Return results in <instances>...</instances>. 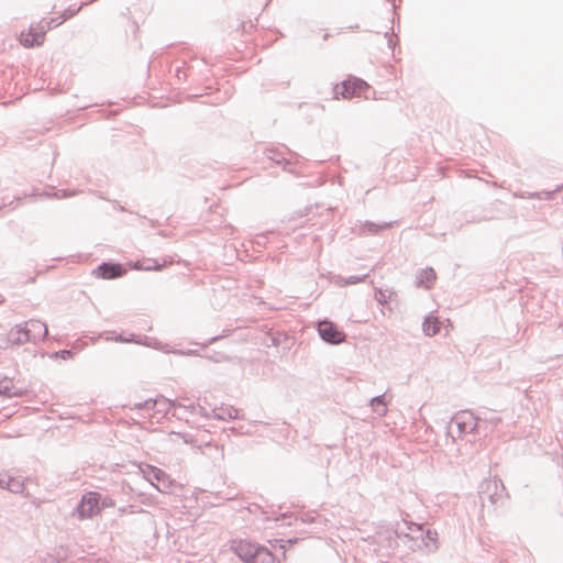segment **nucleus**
<instances>
[{"label": "nucleus", "instance_id": "3", "mask_svg": "<svg viewBox=\"0 0 563 563\" xmlns=\"http://www.w3.org/2000/svg\"><path fill=\"white\" fill-rule=\"evenodd\" d=\"M144 478L151 483L158 492L168 493L173 481L169 476L161 468L145 464L140 467Z\"/></svg>", "mask_w": 563, "mask_h": 563}, {"label": "nucleus", "instance_id": "45", "mask_svg": "<svg viewBox=\"0 0 563 563\" xmlns=\"http://www.w3.org/2000/svg\"><path fill=\"white\" fill-rule=\"evenodd\" d=\"M222 336L221 335H216V336H212L210 338L207 342L202 343L201 346L202 347H207L208 345L217 342L218 340H220Z\"/></svg>", "mask_w": 563, "mask_h": 563}, {"label": "nucleus", "instance_id": "5", "mask_svg": "<svg viewBox=\"0 0 563 563\" xmlns=\"http://www.w3.org/2000/svg\"><path fill=\"white\" fill-rule=\"evenodd\" d=\"M419 537L416 543L408 544L411 551H421L426 554H431L439 549L437 530L424 528L423 532H419Z\"/></svg>", "mask_w": 563, "mask_h": 563}, {"label": "nucleus", "instance_id": "24", "mask_svg": "<svg viewBox=\"0 0 563 563\" xmlns=\"http://www.w3.org/2000/svg\"><path fill=\"white\" fill-rule=\"evenodd\" d=\"M24 488L25 486L22 479L8 476L5 481V489L13 494H22Z\"/></svg>", "mask_w": 563, "mask_h": 563}, {"label": "nucleus", "instance_id": "35", "mask_svg": "<svg viewBox=\"0 0 563 563\" xmlns=\"http://www.w3.org/2000/svg\"><path fill=\"white\" fill-rule=\"evenodd\" d=\"M195 405V402H188V404H181L175 400V407L174 410H181L184 413H188L191 416V406Z\"/></svg>", "mask_w": 563, "mask_h": 563}, {"label": "nucleus", "instance_id": "30", "mask_svg": "<svg viewBox=\"0 0 563 563\" xmlns=\"http://www.w3.org/2000/svg\"><path fill=\"white\" fill-rule=\"evenodd\" d=\"M85 4H86V2H82L78 8L68 7L67 9H65L63 11L60 16L63 18L64 21H67L68 19L75 16L82 9V7Z\"/></svg>", "mask_w": 563, "mask_h": 563}, {"label": "nucleus", "instance_id": "26", "mask_svg": "<svg viewBox=\"0 0 563 563\" xmlns=\"http://www.w3.org/2000/svg\"><path fill=\"white\" fill-rule=\"evenodd\" d=\"M266 157L278 165L287 164L288 161L280 154V152L276 148H267L265 151Z\"/></svg>", "mask_w": 563, "mask_h": 563}, {"label": "nucleus", "instance_id": "38", "mask_svg": "<svg viewBox=\"0 0 563 563\" xmlns=\"http://www.w3.org/2000/svg\"><path fill=\"white\" fill-rule=\"evenodd\" d=\"M539 192V200H552L556 195L555 189L553 190H542Z\"/></svg>", "mask_w": 563, "mask_h": 563}, {"label": "nucleus", "instance_id": "50", "mask_svg": "<svg viewBox=\"0 0 563 563\" xmlns=\"http://www.w3.org/2000/svg\"><path fill=\"white\" fill-rule=\"evenodd\" d=\"M13 202H14V200L9 201V203L2 202L0 206V209L9 207V206L13 205Z\"/></svg>", "mask_w": 563, "mask_h": 563}, {"label": "nucleus", "instance_id": "15", "mask_svg": "<svg viewBox=\"0 0 563 563\" xmlns=\"http://www.w3.org/2000/svg\"><path fill=\"white\" fill-rule=\"evenodd\" d=\"M52 30L46 19H42L37 25V30L33 32V27H30V35L32 38L25 37L23 40V45L25 47H34L38 46L43 43L45 34L47 31Z\"/></svg>", "mask_w": 563, "mask_h": 563}, {"label": "nucleus", "instance_id": "28", "mask_svg": "<svg viewBox=\"0 0 563 563\" xmlns=\"http://www.w3.org/2000/svg\"><path fill=\"white\" fill-rule=\"evenodd\" d=\"M151 262V265L142 266L140 262H136L133 264L134 269H143V271H161L163 265L159 264L156 260H148Z\"/></svg>", "mask_w": 563, "mask_h": 563}, {"label": "nucleus", "instance_id": "52", "mask_svg": "<svg viewBox=\"0 0 563 563\" xmlns=\"http://www.w3.org/2000/svg\"><path fill=\"white\" fill-rule=\"evenodd\" d=\"M66 562V559L65 558H62V559H55L52 561V563H65Z\"/></svg>", "mask_w": 563, "mask_h": 563}, {"label": "nucleus", "instance_id": "36", "mask_svg": "<svg viewBox=\"0 0 563 563\" xmlns=\"http://www.w3.org/2000/svg\"><path fill=\"white\" fill-rule=\"evenodd\" d=\"M74 356V352L71 350H59L53 354V357H59L62 360H69Z\"/></svg>", "mask_w": 563, "mask_h": 563}, {"label": "nucleus", "instance_id": "43", "mask_svg": "<svg viewBox=\"0 0 563 563\" xmlns=\"http://www.w3.org/2000/svg\"><path fill=\"white\" fill-rule=\"evenodd\" d=\"M269 543L273 548L279 547L283 550V556H286V549L285 544H283V540L275 539L273 541H269Z\"/></svg>", "mask_w": 563, "mask_h": 563}, {"label": "nucleus", "instance_id": "1", "mask_svg": "<svg viewBox=\"0 0 563 563\" xmlns=\"http://www.w3.org/2000/svg\"><path fill=\"white\" fill-rule=\"evenodd\" d=\"M478 499L483 509L496 510L505 505L508 493L501 479L497 477L486 478L478 486Z\"/></svg>", "mask_w": 563, "mask_h": 563}, {"label": "nucleus", "instance_id": "47", "mask_svg": "<svg viewBox=\"0 0 563 563\" xmlns=\"http://www.w3.org/2000/svg\"><path fill=\"white\" fill-rule=\"evenodd\" d=\"M134 336H135L134 334H131V339L125 340V339H123V336H122V335H119L115 340H117L118 342H131V341H133Z\"/></svg>", "mask_w": 563, "mask_h": 563}, {"label": "nucleus", "instance_id": "11", "mask_svg": "<svg viewBox=\"0 0 563 563\" xmlns=\"http://www.w3.org/2000/svg\"><path fill=\"white\" fill-rule=\"evenodd\" d=\"M405 529L400 523L396 525V536L405 538L406 544L416 543L418 541L419 532H423L424 526L413 521L404 520Z\"/></svg>", "mask_w": 563, "mask_h": 563}, {"label": "nucleus", "instance_id": "12", "mask_svg": "<svg viewBox=\"0 0 563 563\" xmlns=\"http://www.w3.org/2000/svg\"><path fill=\"white\" fill-rule=\"evenodd\" d=\"M29 342L36 343L47 335V325L41 320L30 319L22 323Z\"/></svg>", "mask_w": 563, "mask_h": 563}, {"label": "nucleus", "instance_id": "8", "mask_svg": "<svg viewBox=\"0 0 563 563\" xmlns=\"http://www.w3.org/2000/svg\"><path fill=\"white\" fill-rule=\"evenodd\" d=\"M126 268L118 262H102L93 271L92 275L101 279H117L126 274Z\"/></svg>", "mask_w": 563, "mask_h": 563}, {"label": "nucleus", "instance_id": "25", "mask_svg": "<svg viewBox=\"0 0 563 563\" xmlns=\"http://www.w3.org/2000/svg\"><path fill=\"white\" fill-rule=\"evenodd\" d=\"M194 69L195 67L192 65L184 60L181 65L175 68V75L178 80H185L186 78L192 76Z\"/></svg>", "mask_w": 563, "mask_h": 563}, {"label": "nucleus", "instance_id": "39", "mask_svg": "<svg viewBox=\"0 0 563 563\" xmlns=\"http://www.w3.org/2000/svg\"><path fill=\"white\" fill-rule=\"evenodd\" d=\"M266 242H267V236L266 234H258L256 235V239L253 241V244L256 246V247H264L266 245Z\"/></svg>", "mask_w": 563, "mask_h": 563}, {"label": "nucleus", "instance_id": "18", "mask_svg": "<svg viewBox=\"0 0 563 563\" xmlns=\"http://www.w3.org/2000/svg\"><path fill=\"white\" fill-rule=\"evenodd\" d=\"M437 274L432 267L420 269L416 275V286L430 288L431 284L435 280Z\"/></svg>", "mask_w": 563, "mask_h": 563}, {"label": "nucleus", "instance_id": "22", "mask_svg": "<svg viewBox=\"0 0 563 563\" xmlns=\"http://www.w3.org/2000/svg\"><path fill=\"white\" fill-rule=\"evenodd\" d=\"M155 407L157 413L167 415L168 412L174 410L175 400H170L168 398H165L164 396H159L155 398Z\"/></svg>", "mask_w": 563, "mask_h": 563}, {"label": "nucleus", "instance_id": "4", "mask_svg": "<svg viewBox=\"0 0 563 563\" xmlns=\"http://www.w3.org/2000/svg\"><path fill=\"white\" fill-rule=\"evenodd\" d=\"M317 331L320 339L331 345H338L346 340V334L342 330L338 328V325L324 318L323 320L318 321Z\"/></svg>", "mask_w": 563, "mask_h": 563}, {"label": "nucleus", "instance_id": "13", "mask_svg": "<svg viewBox=\"0 0 563 563\" xmlns=\"http://www.w3.org/2000/svg\"><path fill=\"white\" fill-rule=\"evenodd\" d=\"M29 342L27 335L23 328V324H16L5 335L4 339L1 340L0 346L3 349L21 346L24 343Z\"/></svg>", "mask_w": 563, "mask_h": 563}, {"label": "nucleus", "instance_id": "16", "mask_svg": "<svg viewBox=\"0 0 563 563\" xmlns=\"http://www.w3.org/2000/svg\"><path fill=\"white\" fill-rule=\"evenodd\" d=\"M26 393L23 387L14 385L12 378L0 375V396L4 398L21 397Z\"/></svg>", "mask_w": 563, "mask_h": 563}, {"label": "nucleus", "instance_id": "44", "mask_svg": "<svg viewBox=\"0 0 563 563\" xmlns=\"http://www.w3.org/2000/svg\"><path fill=\"white\" fill-rule=\"evenodd\" d=\"M385 36L387 37L388 47L394 51L396 42L393 40L391 35H389V32H386Z\"/></svg>", "mask_w": 563, "mask_h": 563}, {"label": "nucleus", "instance_id": "40", "mask_svg": "<svg viewBox=\"0 0 563 563\" xmlns=\"http://www.w3.org/2000/svg\"><path fill=\"white\" fill-rule=\"evenodd\" d=\"M166 353H174V354H178V355H198V351L197 350H188V351H183V350H165Z\"/></svg>", "mask_w": 563, "mask_h": 563}, {"label": "nucleus", "instance_id": "51", "mask_svg": "<svg viewBox=\"0 0 563 563\" xmlns=\"http://www.w3.org/2000/svg\"><path fill=\"white\" fill-rule=\"evenodd\" d=\"M89 563H107L104 560L102 559H97V560H89L88 561Z\"/></svg>", "mask_w": 563, "mask_h": 563}, {"label": "nucleus", "instance_id": "9", "mask_svg": "<svg viewBox=\"0 0 563 563\" xmlns=\"http://www.w3.org/2000/svg\"><path fill=\"white\" fill-rule=\"evenodd\" d=\"M367 87V84L360 79V78H353V79H346L343 80L341 84V87L338 85L333 88L334 98L338 99L339 95L342 96L343 99H350L363 91Z\"/></svg>", "mask_w": 563, "mask_h": 563}, {"label": "nucleus", "instance_id": "21", "mask_svg": "<svg viewBox=\"0 0 563 563\" xmlns=\"http://www.w3.org/2000/svg\"><path fill=\"white\" fill-rule=\"evenodd\" d=\"M422 331L427 336H433L440 331V323L434 317H426L422 322Z\"/></svg>", "mask_w": 563, "mask_h": 563}, {"label": "nucleus", "instance_id": "54", "mask_svg": "<svg viewBox=\"0 0 563 563\" xmlns=\"http://www.w3.org/2000/svg\"><path fill=\"white\" fill-rule=\"evenodd\" d=\"M155 347H156V349H161V342H156Z\"/></svg>", "mask_w": 563, "mask_h": 563}, {"label": "nucleus", "instance_id": "17", "mask_svg": "<svg viewBox=\"0 0 563 563\" xmlns=\"http://www.w3.org/2000/svg\"><path fill=\"white\" fill-rule=\"evenodd\" d=\"M212 417L219 420L241 419L240 410L231 405H221L219 408L211 409Z\"/></svg>", "mask_w": 563, "mask_h": 563}, {"label": "nucleus", "instance_id": "19", "mask_svg": "<svg viewBox=\"0 0 563 563\" xmlns=\"http://www.w3.org/2000/svg\"><path fill=\"white\" fill-rule=\"evenodd\" d=\"M391 227H393V222L375 223L372 221H365L360 227V234L361 235H375V234H378L380 231L389 229Z\"/></svg>", "mask_w": 563, "mask_h": 563}, {"label": "nucleus", "instance_id": "10", "mask_svg": "<svg viewBox=\"0 0 563 563\" xmlns=\"http://www.w3.org/2000/svg\"><path fill=\"white\" fill-rule=\"evenodd\" d=\"M475 416L476 420L482 424L478 430V437H487L501 422V418L494 410L484 409L475 413Z\"/></svg>", "mask_w": 563, "mask_h": 563}, {"label": "nucleus", "instance_id": "49", "mask_svg": "<svg viewBox=\"0 0 563 563\" xmlns=\"http://www.w3.org/2000/svg\"><path fill=\"white\" fill-rule=\"evenodd\" d=\"M131 409L144 410V407L142 406V402H136L131 407Z\"/></svg>", "mask_w": 563, "mask_h": 563}, {"label": "nucleus", "instance_id": "6", "mask_svg": "<svg viewBox=\"0 0 563 563\" xmlns=\"http://www.w3.org/2000/svg\"><path fill=\"white\" fill-rule=\"evenodd\" d=\"M99 493L88 492L82 495L80 501L76 507L79 519H88L100 514V506L98 504Z\"/></svg>", "mask_w": 563, "mask_h": 563}, {"label": "nucleus", "instance_id": "48", "mask_svg": "<svg viewBox=\"0 0 563 563\" xmlns=\"http://www.w3.org/2000/svg\"><path fill=\"white\" fill-rule=\"evenodd\" d=\"M8 477L0 475V488H5V481Z\"/></svg>", "mask_w": 563, "mask_h": 563}, {"label": "nucleus", "instance_id": "27", "mask_svg": "<svg viewBox=\"0 0 563 563\" xmlns=\"http://www.w3.org/2000/svg\"><path fill=\"white\" fill-rule=\"evenodd\" d=\"M191 418L194 417H202V418H209L212 417L211 410L208 411L206 407H203L201 404H195L191 406Z\"/></svg>", "mask_w": 563, "mask_h": 563}, {"label": "nucleus", "instance_id": "32", "mask_svg": "<svg viewBox=\"0 0 563 563\" xmlns=\"http://www.w3.org/2000/svg\"><path fill=\"white\" fill-rule=\"evenodd\" d=\"M387 291L382 288H375V300L382 306H385L388 301L389 296H387Z\"/></svg>", "mask_w": 563, "mask_h": 563}, {"label": "nucleus", "instance_id": "41", "mask_svg": "<svg viewBox=\"0 0 563 563\" xmlns=\"http://www.w3.org/2000/svg\"><path fill=\"white\" fill-rule=\"evenodd\" d=\"M46 20H47L48 24L51 25V29L57 27L65 22L60 15L55 16V18H49Z\"/></svg>", "mask_w": 563, "mask_h": 563}, {"label": "nucleus", "instance_id": "33", "mask_svg": "<svg viewBox=\"0 0 563 563\" xmlns=\"http://www.w3.org/2000/svg\"><path fill=\"white\" fill-rule=\"evenodd\" d=\"M77 194L76 190H67V189H57L53 192V197L56 199H65L73 197Z\"/></svg>", "mask_w": 563, "mask_h": 563}, {"label": "nucleus", "instance_id": "37", "mask_svg": "<svg viewBox=\"0 0 563 563\" xmlns=\"http://www.w3.org/2000/svg\"><path fill=\"white\" fill-rule=\"evenodd\" d=\"M142 406L144 407V410L146 412H150V411L156 412L155 398H148V399L142 401Z\"/></svg>", "mask_w": 563, "mask_h": 563}, {"label": "nucleus", "instance_id": "23", "mask_svg": "<svg viewBox=\"0 0 563 563\" xmlns=\"http://www.w3.org/2000/svg\"><path fill=\"white\" fill-rule=\"evenodd\" d=\"M369 404L372 405L374 411L378 416L383 417V416L386 415V412H387V404H386V399H385V394H382V395L373 397L369 400Z\"/></svg>", "mask_w": 563, "mask_h": 563}, {"label": "nucleus", "instance_id": "34", "mask_svg": "<svg viewBox=\"0 0 563 563\" xmlns=\"http://www.w3.org/2000/svg\"><path fill=\"white\" fill-rule=\"evenodd\" d=\"M514 197L520 198V199H539V192L538 191H518L514 194Z\"/></svg>", "mask_w": 563, "mask_h": 563}, {"label": "nucleus", "instance_id": "2", "mask_svg": "<svg viewBox=\"0 0 563 563\" xmlns=\"http://www.w3.org/2000/svg\"><path fill=\"white\" fill-rule=\"evenodd\" d=\"M454 423L457 429V435L463 437L468 433H473L478 435L479 427H482L481 422L476 420V416L472 410H460L457 411L451 419L449 426L446 427V441L451 440L452 443L455 442V437L451 430V424Z\"/></svg>", "mask_w": 563, "mask_h": 563}, {"label": "nucleus", "instance_id": "7", "mask_svg": "<svg viewBox=\"0 0 563 563\" xmlns=\"http://www.w3.org/2000/svg\"><path fill=\"white\" fill-rule=\"evenodd\" d=\"M261 547V544L242 539L233 540L231 543V550L244 563H253Z\"/></svg>", "mask_w": 563, "mask_h": 563}, {"label": "nucleus", "instance_id": "31", "mask_svg": "<svg viewBox=\"0 0 563 563\" xmlns=\"http://www.w3.org/2000/svg\"><path fill=\"white\" fill-rule=\"evenodd\" d=\"M368 274L360 275V276H350L347 278H343L340 285H356L358 283L364 282L367 278Z\"/></svg>", "mask_w": 563, "mask_h": 563}, {"label": "nucleus", "instance_id": "42", "mask_svg": "<svg viewBox=\"0 0 563 563\" xmlns=\"http://www.w3.org/2000/svg\"><path fill=\"white\" fill-rule=\"evenodd\" d=\"M173 416L176 417L177 419L185 420L187 422L191 418L188 413H184V411L181 410H173Z\"/></svg>", "mask_w": 563, "mask_h": 563}, {"label": "nucleus", "instance_id": "46", "mask_svg": "<svg viewBox=\"0 0 563 563\" xmlns=\"http://www.w3.org/2000/svg\"><path fill=\"white\" fill-rule=\"evenodd\" d=\"M230 432H232L233 434H243V427H240V428H236V427H231L229 429Z\"/></svg>", "mask_w": 563, "mask_h": 563}, {"label": "nucleus", "instance_id": "20", "mask_svg": "<svg viewBox=\"0 0 563 563\" xmlns=\"http://www.w3.org/2000/svg\"><path fill=\"white\" fill-rule=\"evenodd\" d=\"M253 563H280V559L275 556L268 548L262 545Z\"/></svg>", "mask_w": 563, "mask_h": 563}, {"label": "nucleus", "instance_id": "53", "mask_svg": "<svg viewBox=\"0 0 563 563\" xmlns=\"http://www.w3.org/2000/svg\"><path fill=\"white\" fill-rule=\"evenodd\" d=\"M554 189L556 194L563 191V184L558 185Z\"/></svg>", "mask_w": 563, "mask_h": 563}, {"label": "nucleus", "instance_id": "14", "mask_svg": "<svg viewBox=\"0 0 563 563\" xmlns=\"http://www.w3.org/2000/svg\"><path fill=\"white\" fill-rule=\"evenodd\" d=\"M401 537L396 536V527L395 528H385L379 530L374 537V542L383 544L386 548L385 555H390L391 551L397 545V539Z\"/></svg>", "mask_w": 563, "mask_h": 563}, {"label": "nucleus", "instance_id": "29", "mask_svg": "<svg viewBox=\"0 0 563 563\" xmlns=\"http://www.w3.org/2000/svg\"><path fill=\"white\" fill-rule=\"evenodd\" d=\"M98 504L100 506V511L104 508H111L115 506V501L112 497L108 495H102L99 493Z\"/></svg>", "mask_w": 563, "mask_h": 563}]
</instances>
